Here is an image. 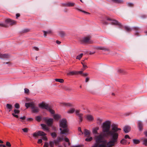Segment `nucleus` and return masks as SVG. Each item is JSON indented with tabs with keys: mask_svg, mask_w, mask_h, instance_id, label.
Masks as SVG:
<instances>
[{
	"mask_svg": "<svg viewBox=\"0 0 147 147\" xmlns=\"http://www.w3.org/2000/svg\"><path fill=\"white\" fill-rule=\"evenodd\" d=\"M111 122L107 120L102 125V131L94 136L95 143L92 147H112L117 144L119 136L117 132L121 130L117 125L113 124L111 130H110Z\"/></svg>",
	"mask_w": 147,
	"mask_h": 147,
	"instance_id": "f257e3e1",
	"label": "nucleus"
},
{
	"mask_svg": "<svg viewBox=\"0 0 147 147\" xmlns=\"http://www.w3.org/2000/svg\"><path fill=\"white\" fill-rule=\"evenodd\" d=\"M59 126L60 128V134L67 135L69 134V129L67 128V121L65 119H63L59 121Z\"/></svg>",
	"mask_w": 147,
	"mask_h": 147,
	"instance_id": "f03ea898",
	"label": "nucleus"
},
{
	"mask_svg": "<svg viewBox=\"0 0 147 147\" xmlns=\"http://www.w3.org/2000/svg\"><path fill=\"white\" fill-rule=\"evenodd\" d=\"M16 21L10 19H6L4 23H0V26L1 27H7L9 25H12L16 24Z\"/></svg>",
	"mask_w": 147,
	"mask_h": 147,
	"instance_id": "7ed1b4c3",
	"label": "nucleus"
},
{
	"mask_svg": "<svg viewBox=\"0 0 147 147\" xmlns=\"http://www.w3.org/2000/svg\"><path fill=\"white\" fill-rule=\"evenodd\" d=\"M107 20H108L112 21L111 22V24L112 25H118L120 28H121L123 26L117 20H113L109 18H108L107 19Z\"/></svg>",
	"mask_w": 147,
	"mask_h": 147,
	"instance_id": "20e7f679",
	"label": "nucleus"
},
{
	"mask_svg": "<svg viewBox=\"0 0 147 147\" xmlns=\"http://www.w3.org/2000/svg\"><path fill=\"white\" fill-rule=\"evenodd\" d=\"M90 39V36L84 37L80 40V42L82 44L86 43H91L92 42L91 41Z\"/></svg>",
	"mask_w": 147,
	"mask_h": 147,
	"instance_id": "39448f33",
	"label": "nucleus"
},
{
	"mask_svg": "<svg viewBox=\"0 0 147 147\" xmlns=\"http://www.w3.org/2000/svg\"><path fill=\"white\" fill-rule=\"evenodd\" d=\"M39 107L42 109H45L47 110L49 106V105L47 104L42 102L39 104Z\"/></svg>",
	"mask_w": 147,
	"mask_h": 147,
	"instance_id": "423d86ee",
	"label": "nucleus"
},
{
	"mask_svg": "<svg viewBox=\"0 0 147 147\" xmlns=\"http://www.w3.org/2000/svg\"><path fill=\"white\" fill-rule=\"evenodd\" d=\"M96 49L97 50H102L104 51H109V49L106 47L97 46L96 47Z\"/></svg>",
	"mask_w": 147,
	"mask_h": 147,
	"instance_id": "0eeeda50",
	"label": "nucleus"
},
{
	"mask_svg": "<svg viewBox=\"0 0 147 147\" xmlns=\"http://www.w3.org/2000/svg\"><path fill=\"white\" fill-rule=\"evenodd\" d=\"M45 121L47 125L49 126H51L53 122V119L52 118L46 119H45Z\"/></svg>",
	"mask_w": 147,
	"mask_h": 147,
	"instance_id": "6e6552de",
	"label": "nucleus"
},
{
	"mask_svg": "<svg viewBox=\"0 0 147 147\" xmlns=\"http://www.w3.org/2000/svg\"><path fill=\"white\" fill-rule=\"evenodd\" d=\"M32 111L33 113L38 112L39 111V109L38 107L35 106L34 104L32 108Z\"/></svg>",
	"mask_w": 147,
	"mask_h": 147,
	"instance_id": "1a4fd4ad",
	"label": "nucleus"
},
{
	"mask_svg": "<svg viewBox=\"0 0 147 147\" xmlns=\"http://www.w3.org/2000/svg\"><path fill=\"white\" fill-rule=\"evenodd\" d=\"M143 126V125L142 121H138V127L140 131L142 130Z\"/></svg>",
	"mask_w": 147,
	"mask_h": 147,
	"instance_id": "9d476101",
	"label": "nucleus"
},
{
	"mask_svg": "<svg viewBox=\"0 0 147 147\" xmlns=\"http://www.w3.org/2000/svg\"><path fill=\"white\" fill-rule=\"evenodd\" d=\"M131 127L128 125H126L123 128L124 131L125 133H127L129 132L131 130Z\"/></svg>",
	"mask_w": 147,
	"mask_h": 147,
	"instance_id": "9b49d317",
	"label": "nucleus"
},
{
	"mask_svg": "<svg viewBox=\"0 0 147 147\" xmlns=\"http://www.w3.org/2000/svg\"><path fill=\"white\" fill-rule=\"evenodd\" d=\"M14 113H12V115L14 117L18 118V115L16 114H18L20 113V111L19 110L15 109L13 111Z\"/></svg>",
	"mask_w": 147,
	"mask_h": 147,
	"instance_id": "f8f14e48",
	"label": "nucleus"
},
{
	"mask_svg": "<svg viewBox=\"0 0 147 147\" xmlns=\"http://www.w3.org/2000/svg\"><path fill=\"white\" fill-rule=\"evenodd\" d=\"M9 57V55L8 54L0 53V59H7Z\"/></svg>",
	"mask_w": 147,
	"mask_h": 147,
	"instance_id": "ddd939ff",
	"label": "nucleus"
},
{
	"mask_svg": "<svg viewBox=\"0 0 147 147\" xmlns=\"http://www.w3.org/2000/svg\"><path fill=\"white\" fill-rule=\"evenodd\" d=\"M41 125L42 127V129L45 131H47V132L49 131V128L47 127L46 125L45 124H41Z\"/></svg>",
	"mask_w": 147,
	"mask_h": 147,
	"instance_id": "4468645a",
	"label": "nucleus"
},
{
	"mask_svg": "<svg viewBox=\"0 0 147 147\" xmlns=\"http://www.w3.org/2000/svg\"><path fill=\"white\" fill-rule=\"evenodd\" d=\"M34 104V103L33 102L26 103L25 104V106L27 108L30 107L32 108Z\"/></svg>",
	"mask_w": 147,
	"mask_h": 147,
	"instance_id": "2eb2a0df",
	"label": "nucleus"
},
{
	"mask_svg": "<svg viewBox=\"0 0 147 147\" xmlns=\"http://www.w3.org/2000/svg\"><path fill=\"white\" fill-rule=\"evenodd\" d=\"M86 117L87 119L89 121H92L94 119L93 117L90 115H86Z\"/></svg>",
	"mask_w": 147,
	"mask_h": 147,
	"instance_id": "dca6fc26",
	"label": "nucleus"
},
{
	"mask_svg": "<svg viewBox=\"0 0 147 147\" xmlns=\"http://www.w3.org/2000/svg\"><path fill=\"white\" fill-rule=\"evenodd\" d=\"M76 71H70L67 74L68 76H72L74 75H77Z\"/></svg>",
	"mask_w": 147,
	"mask_h": 147,
	"instance_id": "f3484780",
	"label": "nucleus"
},
{
	"mask_svg": "<svg viewBox=\"0 0 147 147\" xmlns=\"http://www.w3.org/2000/svg\"><path fill=\"white\" fill-rule=\"evenodd\" d=\"M62 106L66 107H73V105L70 103H62L61 104Z\"/></svg>",
	"mask_w": 147,
	"mask_h": 147,
	"instance_id": "a211bd4d",
	"label": "nucleus"
},
{
	"mask_svg": "<svg viewBox=\"0 0 147 147\" xmlns=\"http://www.w3.org/2000/svg\"><path fill=\"white\" fill-rule=\"evenodd\" d=\"M99 129L98 127H96L92 129V133L93 134H97L98 133V130Z\"/></svg>",
	"mask_w": 147,
	"mask_h": 147,
	"instance_id": "6ab92c4d",
	"label": "nucleus"
},
{
	"mask_svg": "<svg viewBox=\"0 0 147 147\" xmlns=\"http://www.w3.org/2000/svg\"><path fill=\"white\" fill-rule=\"evenodd\" d=\"M6 108L9 110V111L10 112L12 109L13 107L12 105L9 104H7L6 106Z\"/></svg>",
	"mask_w": 147,
	"mask_h": 147,
	"instance_id": "aec40b11",
	"label": "nucleus"
},
{
	"mask_svg": "<svg viewBox=\"0 0 147 147\" xmlns=\"http://www.w3.org/2000/svg\"><path fill=\"white\" fill-rule=\"evenodd\" d=\"M38 136H44L46 135V134L42 131H38Z\"/></svg>",
	"mask_w": 147,
	"mask_h": 147,
	"instance_id": "412c9836",
	"label": "nucleus"
},
{
	"mask_svg": "<svg viewBox=\"0 0 147 147\" xmlns=\"http://www.w3.org/2000/svg\"><path fill=\"white\" fill-rule=\"evenodd\" d=\"M113 2L117 3H122L123 2L122 0H111Z\"/></svg>",
	"mask_w": 147,
	"mask_h": 147,
	"instance_id": "4be33fe9",
	"label": "nucleus"
},
{
	"mask_svg": "<svg viewBox=\"0 0 147 147\" xmlns=\"http://www.w3.org/2000/svg\"><path fill=\"white\" fill-rule=\"evenodd\" d=\"M53 118L55 120H58L61 118V116L58 114L54 115Z\"/></svg>",
	"mask_w": 147,
	"mask_h": 147,
	"instance_id": "5701e85b",
	"label": "nucleus"
},
{
	"mask_svg": "<svg viewBox=\"0 0 147 147\" xmlns=\"http://www.w3.org/2000/svg\"><path fill=\"white\" fill-rule=\"evenodd\" d=\"M142 140H143V144L145 146H147V138H142Z\"/></svg>",
	"mask_w": 147,
	"mask_h": 147,
	"instance_id": "b1692460",
	"label": "nucleus"
},
{
	"mask_svg": "<svg viewBox=\"0 0 147 147\" xmlns=\"http://www.w3.org/2000/svg\"><path fill=\"white\" fill-rule=\"evenodd\" d=\"M75 109L74 108H71L67 111V113L69 114L73 113L75 111Z\"/></svg>",
	"mask_w": 147,
	"mask_h": 147,
	"instance_id": "393cba45",
	"label": "nucleus"
},
{
	"mask_svg": "<svg viewBox=\"0 0 147 147\" xmlns=\"http://www.w3.org/2000/svg\"><path fill=\"white\" fill-rule=\"evenodd\" d=\"M75 5L74 3H68L65 4V5L67 6L68 7H72Z\"/></svg>",
	"mask_w": 147,
	"mask_h": 147,
	"instance_id": "a878e982",
	"label": "nucleus"
},
{
	"mask_svg": "<svg viewBox=\"0 0 147 147\" xmlns=\"http://www.w3.org/2000/svg\"><path fill=\"white\" fill-rule=\"evenodd\" d=\"M59 35L61 37H63L65 35V32L63 31H60L59 32Z\"/></svg>",
	"mask_w": 147,
	"mask_h": 147,
	"instance_id": "bb28decb",
	"label": "nucleus"
},
{
	"mask_svg": "<svg viewBox=\"0 0 147 147\" xmlns=\"http://www.w3.org/2000/svg\"><path fill=\"white\" fill-rule=\"evenodd\" d=\"M84 134L85 135V136L86 137L88 135L90 134V133L88 130L86 129H84Z\"/></svg>",
	"mask_w": 147,
	"mask_h": 147,
	"instance_id": "cd10ccee",
	"label": "nucleus"
},
{
	"mask_svg": "<svg viewBox=\"0 0 147 147\" xmlns=\"http://www.w3.org/2000/svg\"><path fill=\"white\" fill-rule=\"evenodd\" d=\"M133 142L134 144H137L140 143V141L139 140L134 139L133 140Z\"/></svg>",
	"mask_w": 147,
	"mask_h": 147,
	"instance_id": "c85d7f7f",
	"label": "nucleus"
},
{
	"mask_svg": "<svg viewBox=\"0 0 147 147\" xmlns=\"http://www.w3.org/2000/svg\"><path fill=\"white\" fill-rule=\"evenodd\" d=\"M55 80L56 82H59L60 83H63L64 82V80L62 79H55Z\"/></svg>",
	"mask_w": 147,
	"mask_h": 147,
	"instance_id": "c756f323",
	"label": "nucleus"
},
{
	"mask_svg": "<svg viewBox=\"0 0 147 147\" xmlns=\"http://www.w3.org/2000/svg\"><path fill=\"white\" fill-rule=\"evenodd\" d=\"M124 28L125 30L127 32H130L132 30L131 28L127 26H125Z\"/></svg>",
	"mask_w": 147,
	"mask_h": 147,
	"instance_id": "7c9ffc66",
	"label": "nucleus"
},
{
	"mask_svg": "<svg viewBox=\"0 0 147 147\" xmlns=\"http://www.w3.org/2000/svg\"><path fill=\"white\" fill-rule=\"evenodd\" d=\"M49 144L50 147H54V141H50L49 142Z\"/></svg>",
	"mask_w": 147,
	"mask_h": 147,
	"instance_id": "2f4dec72",
	"label": "nucleus"
},
{
	"mask_svg": "<svg viewBox=\"0 0 147 147\" xmlns=\"http://www.w3.org/2000/svg\"><path fill=\"white\" fill-rule=\"evenodd\" d=\"M51 114H54L55 111L54 110L51 109L50 107H49L48 109H47Z\"/></svg>",
	"mask_w": 147,
	"mask_h": 147,
	"instance_id": "473e14b6",
	"label": "nucleus"
},
{
	"mask_svg": "<svg viewBox=\"0 0 147 147\" xmlns=\"http://www.w3.org/2000/svg\"><path fill=\"white\" fill-rule=\"evenodd\" d=\"M63 137V136H61V137H58L56 140H58V141L60 142L61 141L64 140V138Z\"/></svg>",
	"mask_w": 147,
	"mask_h": 147,
	"instance_id": "72a5a7b5",
	"label": "nucleus"
},
{
	"mask_svg": "<svg viewBox=\"0 0 147 147\" xmlns=\"http://www.w3.org/2000/svg\"><path fill=\"white\" fill-rule=\"evenodd\" d=\"M83 116V114L82 113H81L78 115V116L79 117V118L80 122H81L82 121Z\"/></svg>",
	"mask_w": 147,
	"mask_h": 147,
	"instance_id": "f704fd0d",
	"label": "nucleus"
},
{
	"mask_svg": "<svg viewBox=\"0 0 147 147\" xmlns=\"http://www.w3.org/2000/svg\"><path fill=\"white\" fill-rule=\"evenodd\" d=\"M51 135L52 137L53 138H54L56 137L57 136V134L55 132L51 133Z\"/></svg>",
	"mask_w": 147,
	"mask_h": 147,
	"instance_id": "c9c22d12",
	"label": "nucleus"
},
{
	"mask_svg": "<svg viewBox=\"0 0 147 147\" xmlns=\"http://www.w3.org/2000/svg\"><path fill=\"white\" fill-rule=\"evenodd\" d=\"M42 32H43L44 33H45V35L46 33H47L48 34H51L52 32L50 30H49L47 31L43 30L42 31Z\"/></svg>",
	"mask_w": 147,
	"mask_h": 147,
	"instance_id": "e433bc0d",
	"label": "nucleus"
},
{
	"mask_svg": "<svg viewBox=\"0 0 147 147\" xmlns=\"http://www.w3.org/2000/svg\"><path fill=\"white\" fill-rule=\"evenodd\" d=\"M41 118L40 116H37L35 117V119L37 121L39 122L41 120Z\"/></svg>",
	"mask_w": 147,
	"mask_h": 147,
	"instance_id": "4c0bfd02",
	"label": "nucleus"
},
{
	"mask_svg": "<svg viewBox=\"0 0 147 147\" xmlns=\"http://www.w3.org/2000/svg\"><path fill=\"white\" fill-rule=\"evenodd\" d=\"M92 138L91 137H90L89 138H86L85 140L87 142H90L92 141Z\"/></svg>",
	"mask_w": 147,
	"mask_h": 147,
	"instance_id": "58836bf2",
	"label": "nucleus"
},
{
	"mask_svg": "<svg viewBox=\"0 0 147 147\" xmlns=\"http://www.w3.org/2000/svg\"><path fill=\"white\" fill-rule=\"evenodd\" d=\"M83 55V53H81L79 55L77 56L76 57V59H78L79 60H80L81 58H82V57Z\"/></svg>",
	"mask_w": 147,
	"mask_h": 147,
	"instance_id": "ea45409f",
	"label": "nucleus"
},
{
	"mask_svg": "<svg viewBox=\"0 0 147 147\" xmlns=\"http://www.w3.org/2000/svg\"><path fill=\"white\" fill-rule=\"evenodd\" d=\"M76 9H77V10H78V11H82L86 14H89V13L88 12H87L85 11H83V10H82L78 8H76Z\"/></svg>",
	"mask_w": 147,
	"mask_h": 147,
	"instance_id": "a19ab883",
	"label": "nucleus"
},
{
	"mask_svg": "<svg viewBox=\"0 0 147 147\" xmlns=\"http://www.w3.org/2000/svg\"><path fill=\"white\" fill-rule=\"evenodd\" d=\"M54 144L55 145H57L59 144V142L57 140H53Z\"/></svg>",
	"mask_w": 147,
	"mask_h": 147,
	"instance_id": "79ce46f5",
	"label": "nucleus"
},
{
	"mask_svg": "<svg viewBox=\"0 0 147 147\" xmlns=\"http://www.w3.org/2000/svg\"><path fill=\"white\" fill-rule=\"evenodd\" d=\"M29 31H30L29 29L26 28V29H25L24 30H22V32L23 33H26V32H29Z\"/></svg>",
	"mask_w": 147,
	"mask_h": 147,
	"instance_id": "37998d69",
	"label": "nucleus"
},
{
	"mask_svg": "<svg viewBox=\"0 0 147 147\" xmlns=\"http://www.w3.org/2000/svg\"><path fill=\"white\" fill-rule=\"evenodd\" d=\"M14 106H15V107L16 109H18L20 108V105L19 104H18V103H16L14 105Z\"/></svg>",
	"mask_w": 147,
	"mask_h": 147,
	"instance_id": "c03bdc74",
	"label": "nucleus"
},
{
	"mask_svg": "<svg viewBox=\"0 0 147 147\" xmlns=\"http://www.w3.org/2000/svg\"><path fill=\"white\" fill-rule=\"evenodd\" d=\"M63 140H64L65 142H69L68 144L69 145L70 143L69 142V140L68 138L67 137H65V138H64Z\"/></svg>",
	"mask_w": 147,
	"mask_h": 147,
	"instance_id": "a18cd8bd",
	"label": "nucleus"
},
{
	"mask_svg": "<svg viewBox=\"0 0 147 147\" xmlns=\"http://www.w3.org/2000/svg\"><path fill=\"white\" fill-rule=\"evenodd\" d=\"M23 131L24 132H27L28 130V129L27 128H25L22 129Z\"/></svg>",
	"mask_w": 147,
	"mask_h": 147,
	"instance_id": "49530a36",
	"label": "nucleus"
},
{
	"mask_svg": "<svg viewBox=\"0 0 147 147\" xmlns=\"http://www.w3.org/2000/svg\"><path fill=\"white\" fill-rule=\"evenodd\" d=\"M126 141L124 139H123L120 141V143L122 144H124L126 143Z\"/></svg>",
	"mask_w": 147,
	"mask_h": 147,
	"instance_id": "de8ad7c7",
	"label": "nucleus"
},
{
	"mask_svg": "<svg viewBox=\"0 0 147 147\" xmlns=\"http://www.w3.org/2000/svg\"><path fill=\"white\" fill-rule=\"evenodd\" d=\"M127 5L129 7H133L134 5V4L132 3H127Z\"/></svg>",
	"mask_w": 147,
	"mask_h": 147,
	"instance_id": "09e8293b",
	"label": "nucleus"
},
{
	"mask_svg": "<svg viewBox=\"0 0 147 147\" xmlns=\"http://www.w3.org/2000/svg\"><path fill=\"white\" fill-rule=\"evenodd\" d=\"M82 63L83 65V69H82L83 70H84L87 67V66L85 64H84V63Z\"/></svg>",
	"mask_w": 147,
	"mask_h": 147,
	"instance_id": "8fccbe9b",
	"label": "nucleus"
},
{
	"mask_svg": "<svg viewBox=\"0 0 147 147\" xmlns=\"http://www.w3.org/2000/svg\"><path fill=\"white\" fill-rule=\"evenodd\" d=\"M97 120L98 121L97 123L99 124H100L101 123V122L102 121V119H100V118H98L97 119Z\"/></svg>",
	"mask_w": 147,
	"mask_h": 147,
	"instance_id": "3c124183",
	"label": "nucleus"
},
{
	"mask_svg": "<svg viewBox=\"0 0 147 147\" xmlns=\"http://www.w3.org/2000/svg\"><path fill=\"white\" fill-rule=\"evenodd\" d=\"M6 146H7L10 147L11 145L9 142H7L6 143Z\"/></svg>",
	"mask_w": 147,
	"mask_h": 147,
	"instance_id": "603ef678",
	"label": "nucleus"
},
{
	"mask_svg": "<svg viewBox=\"0 0 147 147\" xmlns=\"http://www.w3.org/2000/svg\"><path fill=\"white\" fill-rule=\"evenodd\" d=\"M29 91L28 89L27 88H25L24 89V92H25V93H29Z\"/></svg>",
	"mask_w": 147,
	"mask_h": 147,
	"instance_id": "864d4df0",
	"label": "nucleus"
},
{
	"mask_svg": "<svg viewBox=\"0 0 147 147\" xmlns=\"http://www.w3.org/2000/svg\"><path fill=\"white\" fill-rule=\"evenodd\" d=\"M80 110H76V115L78 116L81 113H80Z\"/></svg>",
	"mask_w": 147,
	"mask_h": 147,
	"instance_id": "5fc2aeb1",
	"label": "nucleus"
},
{
	"mask_svg": "<svg viewBox=\"0 0 147 147\" xmlns=\"http://www.w3.org/2000/svg\"><path fill=\"white\" fill-rule=\"evenodd\" d=\"M118 72L120 73H123L124 72V71L123 69H119L118 70Z\"/></svg>",
	"mask_w": 147,
	"mask_h": 147,
	"instance_id": "6e6d98bb",
	"label": "nucleus"
},
{
	"mask_svg": "<svg viewBox=\"0 0 147 147\" xmlns=\"http://www.w3.org/2000/svg\"><path fill=\"white\" fill-rule=\"evenodd\" d=\"M49 147V143L48 142H45V143L44 147Z\"/></svg>",
	"mask_w": 147,
	"mask_h": 147,
	"instance_id": "4d7b16f0",
	"label": "nucleus"
},
{
	"mask_svg": "<svg viewBox=\"0 0 147 147\" xmlns=\"http://www.w3.org/2000/svg\"><path fill=\"white\" fill-rule=\"evenodd\" d=\"M33 137H36L38 136V132H37V133H34L33 134Z\"/></svg>",
	"mask_w": 147,
	"mask_h": 147,
	"instance_id": "13d9d810",
	"label": "nucleus"
},
{
	"mask_svg": "<svg viewBox=\"0 0 147 147\" xmlns=\"http://www.w3.org/2000/svg\"><path fill=\"white\" fill-rule=\"evenodd\" d=\"M77 73V75L79 74H83V71H76Z\"/></svg>",
	"mask_w": 147,
	"mask_h": 147,
	"instance_id": "bf43d9fd",
	"label": "nucleus"
},
{
	"mask_svg": "<svg viewBox=\"0 0 147 147\" xmlns=\"http://www.w3.org/2000/svg\"><path fill=\"white\" fill-rule=\"evenodd\" d=\"M42 141L41 139H38V144H41L42 143Z\"/></svg>",
	"mask_w": 147,
	"mask_h": 147,
	"instance_id": "052dcab7",
	"label": "nucleus"
},
{
	"mask_svg": "<svg viewBox=\"0 0 147 147\" xmlns=\"http://www.w3.org/2000/svg\"><path fill=\"white\" fill-rule=\"evenodd\" d=\"M33 48L34 49L36 50V51H38L39 50V49L38 47H33Z\"/></svg>",
	"mask_w": 147,
	"mask_h": 147,
	"instance_id": "680f3d73",
	"label": "nucleus"
},
{
	"mask_svg": "<svg viewBox=\"0 0 147 147\" xmlns=\"http://www.w3.org/2000/svg\"><path fill=\"white\" fill-rule=\"evenodd\" d=\"M89 80V78L88 77H87L86 78L85 82H88Z\"/></svg>",
	"mask_w": 147,
	"mask_h": 147,
	"instance_id": "e2e57ef3",
	"label": "nucleus"
},
{
	"mask_svg": "<svg viewBox=\"0 0 147 147\" xmlns=\"http://www.w3.org/2000/svg\"><path fill=\"white\" fill-rule=\"evenodd\" d=\"M3 64H8L9 65L11 64V63L9 62H4Z\"/></svg>",
	"mask_w": 147,
	"mask_h": 147,
	"instance_id": "0e129e2a",
	"label": "nucleus"
},
{
	"mask_svg": "<svg viewBox=\"0 0 147 147\" xmlns=\"http://www.w3.org/2000/svg\"><path fill=\"white\" fill-rule=\"evenodd\" d=\"M88 75V74L87 73H83L82 76H86Z\"/></svg>",
	"mask_w": 147,
	"mask_h": 147,
	"instance_id": "69168bd1",
	"label": "nucleus"
},
{
	"mask_svg": "<svg viewBox=\"0 0 147 147\" xmlns=\"http://www.w3.org/2000/svg\"><path fill=\"white\" fill-rule=\"evenodd\" d=\"M43 139L45 141H46L47 140V138L46 136H44L43 138Z\"/></svg>",
	"mask_w": 147,
	"mask_h": 147,
	"instance_id": "338daca9",
	"label": "nucleus"
},
{
	"mask_svg": "<svg viewBox=\"0 0 147 147\" xmlns=\"http://www.w3.org/2000/svg\"><path fill=\"white\" fill-rule=\"evenodd\" d=\"M74 147H82V146L80 145H75L74 146Z\"/></svg>",
	"mask_w": 147,
	"mask_h": 147,
	"instance_id": "774afa93",
	"label": "nucleus"
}]
</instances>
